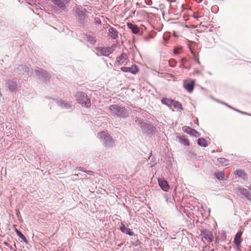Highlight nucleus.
Masks as SVG:
<instances>
[{"instance_id":"nucleus-39","label":"nucleus","mask_w":251,"mask_h":251,"mask_svg":"<svg viewBox=\"0 0 251 251\" xmlns=\"http://www.w3.org/2000/svg\"><path fill=\"white\" fill-rule=\"evenodd\" d=\"M84 172H85L86 174L90 176L93 175L94 174V173L93 171L90 170L85 171H84Z\"/></svg>"},{"instance_id":"nucleus-29","label":"nucleus","mask_w":251,"mask_h":251,"mask_svg":"<svg viewBox=\"0 0 251 251\" xmlns=\"http://www.w3.org/2000/svg\"><path fill=\"white\" fill-rule=\"evenodd\" d=\"M86 40L92 45H94L96 43L95 38L89 34L86 35Z\"/></svg>"},{"instance_id":"nucleus-21","label":"nucleus","mask_w":251,"mask_h":251,"mask_svg":"<svg viewBox=\"0 0 251 251\" xmlns=\"http://www.w3.org/2000/svg\"><path fill=\"white\" fill-rule=\"evenodd\" d=\"M236 175L244 180L248 179V175L243 170H238L236 172Z\"/></svg>"},{"instance_id":"nucleus-47","label":"nucleus","mask_w":251,"mask_h":251,"mask_svg":"<svg viewBox=\"0 0 251 251\" xmlns=\"http://www.w3.org/2000/svg\"><path fill=\"white\" fill-rule=\"evenodd\" d=\"M198 122V119H197V121H196V122H195V124H196V123Z\"/></svg>"},{"instance_id":"nucleus-38","label":"nucleus","mask_w":251,"mask_h":251,"mask_svg":"<svg viewBox=\"0 0 251 251\" xmlns=\"http://www.w3.org/2000/svg\"><path fill=\"white\" fill-rule=\"evenodd\" d=\"M120 70H121V71H122L123 72L128 73V67H122L120 68Z\"/></svg>"},{"instance_id":"nucleus-7","label":"nucleus","mask_w":251,"mask_h":251,"mask_svg":"<svg viewBox=\"0 0 251 251\" xmlns=\"http://www.w3.org/2000/svg\"><path fill=\"white\" fill-rule=\"evenodd\" d=\"M71 0H52L51 1L63 11H67L66 5Z\"/></svg>"},{"instance_id":"nucleus-34","label":"nucleus","mask_w":251,"mask_h":251,"mask_svg":"<svg viewBox=\"0 0 251 251\" xmlns=\"http://www.w3.org/2000/svg\"><path fill=\"white\" fill-rule=\"evenodd\" d=\"M131 245L135 247H138V246L142 244L141 242L140 241L138 240V239H137L136 240H135V241H131Z\"/></svg>"},{"instance_id":"nucleus-25","label":"nucleus","mask_w":251,"mask_h":251,"mask_svg":"<svg viewBox=\"0 0 251 251\" xmlns=\"http://www.w3.org/2000/svg\"><path fill=\"white\" fill-rule=\"evenodd\" d=\"M197 144L199 146L202 147H206L208 146L207 141L203 137L199 138L197 140Z\"/></svg>"},{"instance_id":"nucleus-19","label":"nucleus","mask_w":251,"mask_h":251,"mask_svg":"<svg viewBox=\"0 0 251 251\" xmlns=\"http://www.w3.org/2000/svg\"><path fill=\"white\" fill-rule=\"evenodd\" d=\"M108 34L109 36L112 39H116L118 37V32L117 30L112 26H110L108 29Z\"/></svg>"},{"instance_id":"nucleus-14","label":"nucleus","mask_w":251,"mask_h":251,"mask_svg":"<svg viewBox=\"0 0 251 251\" xmlns=\"http://www.w3.org/2000/svg\"><path fill=\"white\" fill-rule=\"evenodd\" d=\"M242 232L241 231H238L234 237L233 242L237 249H239L241 247V243L242 242L241 236Z\"/></svg>"},{"instance_id":"nucleus-8","label":"nucleus","mask_w":251,"mask_h":251,"mask_svg":"<svg viewBox=\"0 0 251 251\" xmlns=\"http://www.w3.org/2000/svg\"><path fill=\"white\" fill-rule=\"evenodd\" d=\"M96 50L99 52L101 55L104 56H108L109 54H112L113 52V50L110 47H96L95 48Z\"/></svg>"},{"instance_id":"nucleus-6","label":"nucleus","mask_w":251,"mask_h":251,"mask_svg":"<svg viewBox=\"0 0 251 251\" xmlns=\"http://www.w3.org/2000/svg\"><path fill=\"white\" fill-rule=\"evenodd\" d=\"M98 136L100 139L103 142V144L105 147L108 148L113 147L114 142L112 136L108 133L103 131L98 133Z\"/></svg>"},{"instance_id":"nucleus-49","label":"nucleus","mask_w":251,"mask_h":251,"mask_svg":"<svg viewBox=\"0 0 251 251\" xmlns=\"http://www.w3.org/2000/svg\"><path fill=\"white\" fill-rule=\"evenodd\" d=\"M167 162H169V161H170V162H171V160H167Z\"/></svg>"},{"instance_id":"nucleus-45","label":"nucleus","mask_w":251,"mask_h":251,"mask_svg":"<svg viewBox=\"0 0 251 251\" xmlns=\"http://www.w3.org/2000/svg\"><path fill=\"white\" fill-rule=\"evenodd\" d=\"M181 61H182V62H183V60H185V61H186V58H182V59H181Z\"/></svg>"},{"instance_id":"nucleus-1","label":"nucleus","mask_w":251,"mask_h":251,"mask_svg":"<svg viewBox=\"0 0 251 251\" xmlns=\"http://www.w3.org/2000/svg\"><path fill=\"white\" fill-rule=\"evenodd\" d=\"M137 125L141 128L143 133L151 137L155 133L156 128L150 122H144L143 119L137 118L136 120Z\"/></svg>"},{"instance_id":"nucleus-27","label":"nucleus","mask_w":251,"mask_h":251,"mask_svg":"<svg viewBox=\"0 0 251 251\" xmlns=\"http://www.w3.org/2000/svg\"><path fill=\"white\" fill-rule=\"evenodd\" d=\"M161 101L162 104L166 105L168 106H171L172 105V103L173 102V100L171 99H168L167 98H163L161 99Z\"/></svg>"},{"instance_id":"nucleus-44","label":"nucleus","mask_w":251,"mask_h":251,"mask_svg":"<svg viewBox=\"0 0 251 251\" xmlns=\"http://www.w3.org/2000/svg\"><path fill=\"white\" fill-rule=\"evenodd\" d=\"M216 100L217 101H218V102H219V103H222V104H223V102H224L221 101H220V100Z\"/></svg>"},{"instance_id":"nucleus-48","label":"nucleus","mask_w":251,"mask_h":251,"mask_svg":"<svg viewBox=\"0 0 251 251\" xmlns=\"http://www.w3.org/2000/svg\"><path fill=\"white\" fill-rule=\"evenodd\" d=\"M198 122V119H197V121H196V122H195V124H196V123Z\"/></svg>"},{"instance_id":"nucleus-23","label":"nucleus","mask_w":251,"mask_h":251,"mask_svg":"<svg viewBox=\"0 0 251 251\" xmlns=\"http://www.w3.org/2000/svg\"><path fill=\"white\" fill-rule=\"evenodd\" d=\"M148 159L150 160L151 167L152 168H155L158 162L156 161L155 156L152 155V153H151Z\"/></svg>"},{"instance_id":"nucleus-15","label":"nucleus","mask_w":251,"mask_h":251,"mask_svg":"<svg viewBox=\"0 0 251 251\" xmlns=\"http://www.w3.org/2000/svg\"><path fill=\"white\" fill-rule=\"evenodd\" d=\"M57 104L61 107L67 109H70L72 107V104L70 102H66L61 99H59L56 100Z\"/></svg>"},{"instance_id":"nucleus-22","label":"nucleus","mask_w":251,"mask_h":251,"mask_svg":"<svg viewBox=\"0 0 251 251\" xmlns=\"http://www.w3.org/2000/svg\"><path fill=\"white\" fill-rule=\"evenodd\" d=\"M7 87L8 89L12 92H15L17 88V83L12 80H8L7 81Z\"/></svg>"},{"instance_id":"nucleus-20","label":"nucleus","mask_w":251,"mask_h":251,"mask_svg":"<svg viewBox=\"0 0 251 251\" xmlns=\"http://www.w3.org/2000/svg\"><path fill=\"white\" fill-rule=\"evenodd\" d=\"M177 138L179 139V143L183 144L185 146H188L190 145L189 140L186 138L185 135H178L177 136Z\"/></svg>"},{"instance_id":"nucleus-50","label":"nucleus","mask_w":251,"mask_h":251,"mask_svg":"<svg viewBox=\"0 0 251 251\" xmlns=\"http://www.w3.org/2000/svg\"><path fill=\"white\" fill-rule=\"evenodd\" d=\"M196 73H200V71H196Z\"/></svg>"},{"instance_id":"nucleus-12","label":"nucleus","mask_w":251,"mask_h":251,"mask_svg":"<svg viewBox=\"0 0 251 251\" xmlns=\"http://www.w3.org/2000/svg\"><path fill=\"white\" fill-rule=\"evenodd\" d=\"M158 182L159 186L163 191L165 192H168L169 191L170 186L167 180H165L164 178H158Z\"/></svg>"},{"instance_id":"nucleus-30","label":"nucleus","mask_w":251,"mask_h":251,"mask_svg":"<svg viewBox=\"0 0 251 251\" xmlns=\"http://www.w3.org/2000/svg\"><path fill=\"white\" fill-rule=\"evenodd\" d=\"M172 105L174 106L175 108L178 109L180 110L183 109V107L182 106L181 103L178 101H176L173 100V102L172 103Z\"/></svg>"},{"instance_id":"nucleus-16","label":"nucleus","mask_w":251,"mask_h":251,"mask_svg":"<svg viewBox=\"0 0 251 251\" xmlns=\"http://www.w3.org/2000/svg\"><path fill=\"white\" fill-rule=\"evenodd\" d=\"M127 59V57L126 53L123 52L121 55L117 57L115 63L119 66L122 65Z\"/></svg>"},{"instance_id":"nucleus-43","label":"nucleus","mask_w":251,"mask_h":251,"mask_svg":"<svg viewBox=\"0 0 251 251\" xmlns=\"http://www.w3.org/2000/svg\"><path fill=\"white\" fill-rule=\"evenodd\" d=\"M216 100L217 101H218V102H219V103H222V104H223V102H224L221 101H220V100Z\"/></svg>"},{"instance_id":"nucleus-9","label":"nucleus","mask_w":251,"mask_h":251,"mask_svg":"<svg viewBox=\"0 0 251 251\" xmlns=\"http://www.w3.org/2000/svg\"><path fill=\"white\" fill-rule=\"evenodd\" d=\"M201 235L202 238H204L208 242H211L213 241L212 233L206 229H203L201 230Z\"/></svg>"},{"instance_id":"nucleus-4","label":"nucleus","mask_w":251,"mask_h":251,"mask_svg":"<svg viewBox=\"0 0 251 251\" xmlns=\"http://www.w3.org/2000/svg\"><path fill=\"white\" fill-rule=\"evenodd\" d=\"M75 97L77 102L81 104L82 106L87 108L91 107V100L85 93L81 91L76 92Z\"/></svg>"},{"instance_id":"nucleus-46","label":"nucleus","mask_w":251,"mask_h":251,"mask_svg":"<svg viewBox=\"0 0 251 251\" xmlns=\"http://www.w3.org/2000/svg\"><path fill=\"white\" fill-rule=\"evenodd\" d=\"M198 122V119H197V121H196V122H195V124H196V123Z\"/></svg>"},{"instance_id":"nucleus-26","label":"nucleus","mask_w":251,"mask_h":251,"mask_svg":"<svg viewBox=\"0 0 251 251\" xmlns=\"http://www.w3.org/2000/svg\"><path fill=\"white\" fill-rule=\"evenodd\" d=\"M223 104L226 106L227 107H228L230 109H231L239 113H241L242 114H243V115H248V116H251V114H249V113H248L246 112H244V111H241L239 109H237L232 106H231V105H229L228 104L226 103V102H223Z\"/></svg>"},{"instance_id":"nucleus-37","label":"nucleus","mask_w":251,"mask_h":251,"mask_svg":"<svg viewBox=\"0 0 251 251\" xmlns=\"http://www.w3.org/2000/svg\"><path fill=\"white\" fill-rule=\"evenodd\" d=\"M94 21L96 24L101 25V24L100 19L98 17H95L94 18Z\"/></svg>"},{"instance_id":"nucleus-40","label":"nucleus","mask_w":251,"mask_h":251,"mask_svg":"<svg viewBox=\"0 0 251 251\" xmlns=\"http://www.w3.org/2000/svg\"><path fill=\"white\" fill-rule=\"evenodd\" d=\"M189 154H191L192 155L194 156H196V153H194V152L192 151V150H190L189 151Z\"/></svg>"},{"instance_id":"nucleus-42","label":"nucleus","mask_w":251,"mask_h":251,"mask_svg":"<svg viewBox=\"0 0 251 251\" xmlns=\"http://www.w3.org/2000/svg\"><path fill=\"white\" fill-rule=\"evenodd\" d=\"M137 236L135 234V236H134V238L132 237L131 239L133 240V241H135V240H136L137 239V238H136Z\"/></svg>"},{"instance_id":"nucleus-51","label":"nucleus","mask_w":251,"mask_h":251,"mask_svg":"<svg viewBox=\"0 0 251 251\" xmlns=\"http://www.w3.org/2000/svg\"><path fill=\"white\" fill-rule=\"evenodd\" d=\"M147 39H148L147 37H145V40H147Z\"/></svg>"},{"instance_id":"nucleus-35","label":"nucleus","mask_w":251,"mask_h":251,"mask_svg":"<svg viewBox=\"0 0 251 251\" xmlns=\"http://www.w3.org/2000/svg\"><path fill=\"white\" fill-rule=\"evenodd\" d=\"M176 61L174 59H171L169 61V65L170 67L174 68L176 67Z\"/></svg>"},{"instance_id":"nucleus-36","label":"nucleus","mask_w":251,"mask_h":251,"mask_svg":"<svg viewBox=\"0 0 251 251\" xmlns=\"http://www.w3.org/2000/svg\"><path fill=\"white\" fill-rule=\"evenodd\" d=\"M217 160H218V161L220 164H223L225 163L227 161V160H226V158H224V157H220V158H218L217 159Z\"/></svg>"},{"instance_id":"nucleus-41","label":"nucleus","mask_w":251,"mask_h":251,"mask_svg":"<svg viewBox=\"0 0 251 251\" xmlns=\"http://www.w3.org/2000/svg\"><path fill=\"white\" fill-rule=\"evenodd\" d=\"M15 231L17 235H18L19 233L21 232V231L17 228H15Z\"/></svg>"},{"instance_id":"nucleus-33","label":"nucleus","mask_w":251,"mask_h":251,"mask_svg":"<svg viewBox=\"0 0 251 251\" xmlns=\"http://www.w3.org/2000/svg\"><path fill=\"white\" fill-rule=\"evenodd\" d=\"M173 52L175 55L180 54L181 52V48L178 47H175Z\"/></svg>"},{"instance_id":"nucleus-28","label":"nucleus","mask_w":251,"mask_h":251,"mask_svg":"<svg viewBox=\"0 0 251 251\" xmlns=\"http://www.w3.org/2000/svg\"><path fill=\"white\" fill-rule=\"evenodd\" d=\"M18 69L20 71L26 73L28 75H29V72L30 71V67L29 66L21 65L19 66Z\"/></svg>"},{"instance_id":"nucleus-3","label":"nucleus","mask_w":251,"mask_h":251,"mask_svg":"<svg viewBox=\"0 0 251 251\" xmlns=\"http://www.w3.org/2000/svg\"><path fill=\"white\" fill-rule=\"evenodd\" d=\"M109 110L113 116L118 118L126 119L128 116V113L124 106L112 104L110 106Z\"/></svg>"},{"instance_id":"nucleus-5","label":"nucleus","mask_w":251,"mask_h":251,"mask_svg":"<svg viewBox=\"0 0 251 251\" xmlns=\"http://www.w3.org/2000/svg\"><path fill=\"white\" fill-rule=\"evenodd\" d=\"M34 72L38 79L44 82L46 84H48L50 82L51 75L45 70L42 68H37L35 69Z\"/></svg>"},{"instance_id":"nucleus-24","label":"nucleus","mask_w":251,"mask_h":251,"mask_svg":"<svg viewBox=\"0 0 251 251\" xmlns=\"http://www.w3.org/2000/svg\"><path fill=\"white\" fill-rule=\"evenodd\" d=\"M139 69L137 65L133 64L130 67H128V72L133 75H136L139 72Z\"/></svg>"},{"instance_id":"nucleus-13","label":"nucleus","mask_w":251,"mask_h":251,"mask_svg":"<svg viewBox=\"0 0 251 251\" xmlns=\"http://www.w3.org/2000/svg\"><path fill=\"white\" fill-rule=\"evenodd\" d=\"M119 230L123 233L128 235L130 236H135V233L132 230L126 226L125 225L121 223V225L119 227Z\"/></svg>"},{"instance_id":"nucleus-11","label":"nucleus","mask_w":251,"mask_h":251,"mask_svg":"<svg viewBox=\"0 0 251 251\" xmlns=\"http://www.w3.org/2000/svg\"><path fill=\"white\" fill-rule=\"evenodd\" d=\"M183 130L190 135L193 136L195 137H198L200 136V133L195 129H193L189 126H184L182 128Z\"/></svg>"},{"instance_id":"nucleus-17","label":"nucleus","mask_w":251,"mask_h":251,"mask_svg":"<svg viewBox=\"0 0 251 251\" xmlns=\"http://www.w3.org/2000/svg\"><path fill=\"white\" fill-rule=\"evenodd\" d=\"M238 190L240 193L243 195L247 200L251 201V194L247 189L242 187H239L238 188Z\"/></svg>"},{"instance_id":"nucleus-10","label":"nucleus","mask_w":251,"mask_h":251,"mask_svg":"<svg viewBox=\"0 0 251 251\" xmlns=\"http://www.w3.org/2000/svg\"><path fill=\"white\" fill-rule=\"evenodd\" d=\"M195 85V80L191 79L189 81H184L183 87L189 93L193 92Z\"/></svg>"},{"instance_id":"nucleus-2","label":"nucleus","mask_w":251,"mask_h":251,"mask_svg":"<svg viewBox=\"0 0 251 251\" xmlns=\"http://www.w3.org/2000/svg\"><path fill=\"white\" fill-rule=\"evenodd\" d=\"M88 11L86 9L82 6H79L76 8L75 13L78 23L80 27H84L87 25L88 21L87 20V16L86 15Z\"/></svg>"},{"instance_id":"nucleus-32","label":"nucleus","mask_w":251,"mask_h":251,"mask_svg":"<svg viewBox=\"0 0 251 251\" xmlns=\"http://www.w3.org/2000/svg\"><path fill=\"white\" fill-rule=\"evenodd\" d=\"M22 240V241L26 244H28V242L25 236L21 232L17 235Z\"/></svg>"},{"instance_id":"nucleus-18","label":"nucleus","mask_w":251,"mask_h":251,"mask_svg":"<svg viewBox=\"0 0 251 251\" xmlns=\"http://www.w3.org/2000/svg\"><path fill=\"white\" fill-rule=\"evenodd\" d=\"M127 26L129 28L132 32L135 34H138L140 32V28L135 24H133L131 23H127Z\"/></svg>"},{"instance_id":"nucleus-31","label":"nucleus","mask_w":251,"mask_h":251,"mask_svg":"<svg viewBox=\"0 0 251 251\" xmlns=\"http://www.w3.org/2000/svg\"><path fill=\"white\" fill-rule=\"evenodd\" d=\"M215 177L219 180H223L225 179V174L224 172H218L215 173Z\"/></svg>"}]
</instances>
